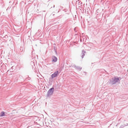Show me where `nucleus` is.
Returning <instances> with one entry per match:
<instances>
[{
	"mask_svg": "<svg viewBox=\"0 0 128 128\" xmlns=\"http://www.w3.org/2000/svg\"><path fill=\"white\" fill-rule=\"evenodd\" d=\"M120 77H114L112 78L110 80L108 81L109 84L110 85H112L115 84L118 82L120 81L121 78L120 80L119 79Z\"/></svg>",
	"mask_w": 128,
	"mask_h": 128,
	"instance_id": "1",
	"label": "nucleus"
},
{
	"mask_svg": "<svg viewBox=\"0 0 128 128\" xmlns=\"http://www.w3.org/2000/svg\"><path fill=\"white\" fill-rule=\"evenodd\" d=\"M54 90V88L52 87L50 88L48 91L47 94V96H46L47 97H48L52 95L53 93Z\"/></svg>",
	"mask_w": 128,
	"mask_h": 128,
	"instance_id": "2",
	"label": "nucleus"
},
{
	"mask_svg": "<svg viewBox=\"0 0 128 128\" xmlns=\"http://www.w3.org/2000/svg\"><path fill=\"white\" fill-rule=\"evenodd\" d=\"M24 50V46H21L20 48H19L17 51V52L20 54H22Z\"/></svg>",
	"mask_w": 128,
	"mask_h": 128,
	"instance_id": "3",
	"label": "nucleus"
},
{
	"mask_svg": "<svg viewBox=\"0 0 128 128\" xmlns=\"http://www.w3.org/2000/svg\"><path fill=\"white\" fill-rule=\"evenodd\" d=\"M86 53V51H84V50H82V52L81 54V57L82 58H83L85 56Z\"/></svg>",
	"mask_w": 128,
	"mask_h": 128,
	"instance_id": "4",
	"label": "nucleus"
},
{
	"mask_svg": "<svg viewBox=\"0 0 128 128\" xmlns=\"http://www.w3.org/2000/svg\"><path fill=\"white\" fill-rule=\"evenodd\" d=\"M52 62H56V57L55 56H52Z\"/></svg>",
	"mask_w": 128,
	"mask_h": 128,
	"instance_id": "5",
	"label": "nucleus"
},
{
	"mask_svg": "<svg viewBox=\"0 0 128 128\" xmlns=\"http://www.w3.org/2000/svg\"><path fill=\"white\" fill-rule=\"evenodd\" d=\"M74 67L76 69L78 70H79L80 71L82 69V68L80 66H76L75 65H74Z\"/></svg>",
	"mask_w": 128,
	"mask_h": 128,
	"instance_id": "6",
	"label": "nucleus"
},
{
	"mask_svg": "<svg viewBox=\"0 0 128 128\" xmlns=\"http://www.w3.org/2000/svg\"><path fill=\"white\" fill-rule=\"evenodd\" d=\"M51 76L52 78L56 76V71Z\"/></svg>",
	"mask_w": 128,
	"mask_h": 128,
	"instance_id": "7",
	"label": "nucleus"
},
{
	"mask_svg": "<svg viewBox=\"0 0 128 128\" xmlns=\"http://www.w3.org/2000/svg\"><path fill=\"white\" fill-rule=\"evenodd\" d=\"M5 116V112H1L0 114V116Z\"/></svg>",
	"mask_w": 128,
	"mask_h": 128,
	"instance_id": "8",
	"label": "nucleus"
},
{
	"mask_svg": "<svg viewBox=\"0 0 128 128\" xmlns=\"http://www.w3.org/2000/svg\"><path fill=\"white\" fill-rule=\"evenodd\" d=\"M30 64L32 66V68H34V66H35L34 62L33 61H31L30 62Z\"/></svg>",
	"mask_w": 128,
	"mask_h": 128,
	"instance_id": "9",
	"label": "nucleus"
},
{
	"mask_svg": "<svg viewBox=\"0 0 128 128\" xmlns=\"http://www.w3.org/2000/svg\"><path fill=\"white\" fill-rule=\"evenodd\" d=\"M15 67L14 66H12L11 69H10V72H12L14 68H15Z\"/></svg>",
	"mask_w": 128,
	"mask_h": 128,
	"instance_id": "10",
	"label": "nucleus"
},
{
	"mask_svg": "<svg viewBox=\"0 0 128 128\" xmlns=\"http://www.w3.org/2000/svg\"><path fill=\"white\" fill-rule=\"evenodd\" d=\"M61 70H62V69H60V70L59 71V72L58 71H56V76H57L58 75V73H59L60 72Z\"/></svg>",
	"mask_w": 128,
	"mask_h": 128,
	"instance_id": "11",
	"label": "nucleus"
},
{
	"mask_svg": "<svg viewBox=\"0 0 128 128\" xmlns=\"http://www.w3.org/2000/svg\"><path fill=\"white\" fill-rule=\"evenodd\" d=\"M124 126V125H122L120 127V128H123Z\"/></svg>",
	"mask_w": 128,
	"mask_h": 128,
	"instance_id": "12",
	"label": "nucleus"
},
{
	"mask_svg": "<svg viewBox=\"0 0 128 128\" xmlns=\"http://www.w3.org/2000/svg\"><path fill=\"white\" fill-rule=\"evenodd\" d=\"M54 51L55 53H56V49L55 48V46H54Z\"/></svg>",
	"mask_w": 128,
	"mask_h": 128,
	"instance_id": "13",
	"label": "nucleus"
},
{
	"mask_svg": "<svg viewBox=\"0 0 128 128\" xmlns=\"http://www.w3.org/2000/svg\"><path fill=\"white\" fill-rule=\"evenodd\" d=\"M76 28H74V31H75V30H76Z\"/></svg>",
	"mask_w": 128,
	"mask_h": 128,
	"instance_id": "14",
	"label": "nucleus"
},
{
	"mask_svg": "<svg viewBox=\"0 0 128 128\" xmlns=\"http://www.w3.org/2000/svg\"><path fill=\"white\" fill-rule=\"evenodd\" d=\"M57 58H56V61H57Z\"/></svg>",
	"mask_w": 128,
	"mask_h": 128,
	"instance_id": "15",
	"label": "nucleus"
}]
</instances>
